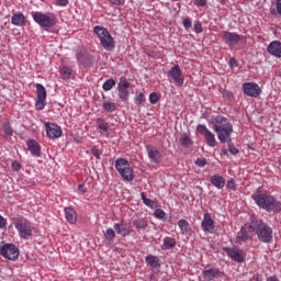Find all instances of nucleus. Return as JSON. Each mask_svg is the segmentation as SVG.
<instances>
[{"instance_id":"1","label":"nucleus","mask_w":281,"mask_h":281,"mask_svg":"<svg viewBox=\"0 0 281 281\" xmlns=\"http://www.w3.org/2000/svg\"><path fill=\"white\" fill-rule=\"evenodd\" d=\"M212 128L217 134V139L222 144H232V133H234V125L229 122V119L217 115L212 122Z\"/></svg>"},{"instance_id":"2","label":"nucleus","mask_w":281,"mask_h":281,"mask_svg":"<svg viewBox=\"0 0 281 281\" xmlns=\"http://www.w3.org/2000/svg\"><path fill=\"white\" fill-rule=\"evenodd\" d=\"M248 232H255L259 243L271 245L273 243V228L261 220L252 218L248 223Z\"/></svg>"},{"instance_id":"3","label":"nucleus","mask_w":281,"mask_h":281,"mask_svg":"<svg viewBox=\"0 0 281 281\" xmlns=\"http://www.w3.org/2000/svg\"><path fill=\"white\" fill-rule=\"evenodd\" d=\"M251 199L255 200V203L261 207V210H266V212H272L273 214H280L281 212V202L271 195L254 193Z\"/></svg>"},{"instance_id":"4","label":"nucleus","mask_w":281,"mask_h":281,"mask_svg":"<svg viewBox=\"0 0 281 281\" xmlns=\"http://www.w3.org/2000/svg\"><path fill=\"white\" fill-rule=\"evenodd\" d=\"M93 32L106 52H113L115 49V41L106 27L97 25L93 27Z\"/></svg>"},{"instance_id":"5","label":"nucleus","mask_w":281,"mask_h":281,"mask_svg":"<svg viewBox=\"0 0 281 281\" xmlns=\"http://www.w3.org/2000/svg\"><path fill=\"white\" fill-rule=\"evenodd\" d=\"M33 21L41 27H54L58 20L54 13L33 12Z\"/></svg>"},{"instance_id":"6","label":"nucleus","mask_w":281,"mask_h":281,"mask_svg":"<svg viewBox=\"0 0 281 281\" xmlns=\"http://www.w3.org/2000/svg\"><path fill=\"white\" fill-rule=\"evenodd\" d=\"M115 168L124 181L131 182L133 179H135V176L133 175V168H131V164L128 160H126V158H117L115 160Z\"/></svg>"},{"instance_id":"7","label":"nucleus","mask_w":281,"mask_h":281,"mask_svg":"<svg viewBox=\"0 0 281 281\" xmlns=\"http://www.w3.org/2000/svg\"><path fill=\"white\" fill-rule=\"evenodd\" d=\"M19 248L14 244L0 245V256L7 258V260H18L19 259Z\"/></svg>"},{"instance_id":"8","label":"nucleus","mask_w":281,"mask_h":281,"mask_svg":"<svg viewBox=\"0 0 281 281\" xmlns=\"http://www.w3.org/2000/svg\"><path fill=\"white\" fill-rule=\"evenodd\" d=\"M15 229H18L21 238H30L32 236V224L26 218L20 217L15 221Z\"/></svg>"},{"instance_id":"9","label":"nucleus","mask_w":281,"mask_h":281,"mask_svg":"<svg viewBox=\"0 0 281 281\" xmlns=\"http://www.w3.org/2000/svg\"><path fill=\"white\" fill-rule=\"evenodd\" d=\"M36 93L37 99L35 102V106L37 111H43V109H45V105L47 104V90H45V86L42 83H36Z\"/></svg>"},{"instance_id":"10","label":"nucleus","mask_w":281,"mask_h":281,"mask_svg":"<svg viewBox=\"0 0 281 281\" xmlns=\"http://www.w3.org/2000/svg\"><path fill=\"white\" fill-rule=\"evenodd\" d=\"M131 89V82L126 80V78L121 77L117 91H119V98L122 102H128V97L131 95V92L128 91Z\"/></svg>"},{"instance_id":"11","label":"nucleus","mask_w":281,"mask_h":281,"mask_svg":"<svg viewBox=\"0 0 281 281\" xmlns=\"http://www.w3.org/2000/svg\"><path fill=\"white\" fill-rule=\"evenodd\" d=\"M196 131L198 133H200V135H204V139L206 140V144L212 148H214L218 144L216 142V136H214V134L210 130H207L205 125L203 124L198 125Z\"/></svg>"},{"instance_id":"12","label":"nucleus","mask_w":281,"mask_h":281,"mask_svg":"<svg viewBox=\"0 0 281 281\" xmlns=\"http://www.w3.org/2000/svg\"><path fill=\"white\" fill-rule=\"evenodd\" d=\"M243 91L245 95H248V98H258L260 93H262L260 86L254 82H245L243 85Z\"/></svg>"},{"instance_id":"13","label":"nucleus","mask_w":281,"mask_h":281,"mask_svg":"<svg viewBox=\"0 0 281 281\" xmlns=\"http://www.w3.org/2000/svg\"><path fill=\"white\" fill-rule=\"evenodd\" d=\"M224 251L227 254L228 258L233 259L234 262H245V251L236 247H225Z\"/></svg>"},{"instance_id":"14","label":"nucleus","mask_w":281,"mask_h":281,"mask_svg":"<svg viewBox=\"0 0 281 281\" xmlns=\"http://www.w3.org/2000/svg\"><path fill=\"white\" fill-rule=\"evenodd\" d=\"M168 76L172 78L173 82L179 87H183V77L181 76V67L179 65L173 66L169 71Z\"/></svg>"},{"instance_id":"15","label":"nucleus","mask_w":281,"mask_h":281,"mask_svg":"<svg viewBox=\"0 0 281 281\" xmlns=\"http://www.w3.org/2000/svg\"><path fill=\"white\" fill-rule=\"evenodd\" d=\"M201 227L203 232H207L209 234H214L216 232V228H214V220H212L210 213L204 214Z\"/></svg>"},{"instance_id":"16","label":"nucleus","mask_w":281,"mask_h":281,"mask_svg":"<svg viewBox=\"0 0 281 281\" xmlns=\"http://www.w3.org/2000/svg\"><path fill=\"white\" fill-rule=\"evenodd\" d=\"M46 135L49 139H58L63 136V130L56 124H46Z\"/></svg>"},{"instance_id":"17","label":"nucleus","mask_w":281,"mask_h":281,"mask_svg":"<svg viewBox=\"0 0 281 281\" xmlns=\"http://www.w3.org/2000/svg\"><path fill=\"white\" fill-rule=\"evenodd\" d=\"M202 276L207 281L218 280V278H223V271L218 270V268L205 269L202 271Z\"/></svg>"},{"instance_id":"18","label":"nucleus","mask_w":281,"mask_h":281,"mask_svg":"<svg viewBox=\"0 0 281 281\" xmlns=\"http://www.w3.org/2000/svg\"><path fill=\"white\" fill-rule=\"evenodd\" d=\"M222 38L226 45H238L240 43V35L227 31L222 33Z\"/></svg>"},{"instance_id":"19","label":"nucleus","mask_w":281,"mask_h":281,"mask_svg":"<svg viewBox=\"0 0 281 281\" xmlns=\"http://www.w3.org/2000/svg\"><path fill=\"white\" fill-rule=\"evenodd\" d=\"M146 150L153 164H161V153L157 150V147L153 145H147Z\"/></svg>"},{"instance_id":"20","label":"nucleus","mask_w":281,"mask_h":281,"mask_svg":"<svg viewBox=\"0 0 281 281\" xmlns=\"http://www.w3.org/2000/svg\"><path fill=\"white\" fill-rule=\"evenodd\" d=\"M267 52L270 53L271 56H276V58H281V42H271L267 47Z\"/></svg>"},{"instance_id":"21","label":"nucleus","mask_w":281,"mask_h":281,"mask_svg":"<svg viewBox=\"0 0 281 281\" xmlns=\"http://www.w3.org/2000/svg\"><path fill=\"white\" fill-rule=\"evenodd\" d=\"M114 229L120 236H131V233L133 232V229H131L128 225L124 223L114 224Z\"/></svg>"},{"instance_id":"22","label":"nucleus","mask_w":281,"mask_h":281,"mask_svg":"<svg viewBox=\"0 0 281 281\" xmlns=\"http://www.w3.org/2000/svg\"><path fill=\"white\" fill-rule=\"evenodd\" d=\"M27 148L33 157H41V145L36 140H27Z\"/></svg>"},{"instance_id":"23","label":"nucleus","mask_w":281,"mask_h":281,"mask_svg":"<svg viewBox=\"0 0 281 281\" xmlns=\"http://www.w3.org/2000/svg\"><path fill=\"white\" fill-rule=\"evenodd\" d=\"M64 212H65L66 221L71 225H76L78 221V216L76 215V210H74V207H65Z\"/></svg>"},{"instance_id":"24","label":"nucleus","mask_w":281,"mask_h":281,"mask_svg":"<svg viewBox=\"0 0 281 281\" xmlns=\"http://www.w3.org/2000/svg\"><path fill=\"white\" fill-rule=\"evenodd\" d=\"M211 183L214 188H217V190H223V188H225V178H223V176L214 175L211 177Z\"/></svg>"},{"instance_id":"25","label":"nucleus","mask_w":281,"mask_h":281,"mask_svg":"<svg viewBox=\"0 0 281 281\" xmlns=\"http://www.w3.org/2000/svg\"><path fill=\"white\" fill-rule=\"evenodd\" d=\"M11 23L13 25H18L19 27H23V25H25V15H23V13H14L12 19H11Z\"/></svg>"},{"instance_id":"26","label":"nucleus","mask_w":281,"mask_h":281,"mask_svg":"<svg viewBox=\"0 0 281 281\" xmlns=\"http://www.w3.org/2000/svg\"><path fill=\"white\" fill-rule=\"evenodd\" d=\"M178 227L181 229V234L188 236L190 232H192V227H190V223L186 220H179Z\"/></svg>"},{"instance_id":"27","label":"nucleus","mask_w":281,"mask_h":281,"mask_svg":"<svg viewBox=\"0 0 281 281\" xmlns=\"http://www.w3.org/2000/svg\"><path fill=\"white\" fill-rule=\"evenodd\" d=\"M145 260H146L147 265H149V267H151V269H157L158 267H160L159 257H157V256L148 255L145 257Z\"/></svg>"},{"instance_id":"28","label":"nucleus","mask_w":281,"mask_h":281,"mask_svg":"<svg viewBox=\"0 0 281 281\" xmlns=\"http://www.w3.org/2000/svg\"><path fill=\"white\" fill-rule=\"evenodd\" d=\"M248 227H249V223L243 226L240 228V232L237 234V238L238 240H241V243H246V240L249 239V235L247 234V229H249Z\"/></svg>"},{"instance_id":"29","label":"nucleus","mask_w":281,"mask_h":281,"mask_svg":"<svg viewBox=\"0 0 281 281\" xmlns=\"http://www.w3.org/2000/svg\"><path fill=\"white\" fill-rule=\"evenodd\" d=\"M104 238H105V243H108V245H113V243L115 240V231H113V228H108L104 232Z\"/></svg>"},{"instance_id":"30","label":"nucleus","mask_w":281,"mask_h":281,"mask_svg":"<svg viewBox=\"0 0 281 281\" xmlns=\"http://www.w3.org/2000/svg\"><path fill=\"white\" fill-rule=\"evenodd\" d=\"M103 109L106 113H113V111H117V104L115 102L104 101Z\"/></svg>"},{"instance_id":"31","label":"nucleus","mask_w":281,"mask_h":281,"mask_svg":"<svg viewBox=\"0 0 281 281\" xmlns=\"http://www.w3.org/2000/svg\"><path fill=\"white\" fill-rule=\"evenodd\" d=\"M133 225L136 229H146L148 227V222L144 218H137L133 221Z\"/></svg>"},{"instance_id":"32","label":"nucleus","mask_w":281,"mask_h":281,"mask_svg":"<svg viewBox=\"0 0 281 281\" xmlns=\"http://www.w3.org/2000/svg\"><path fill=\"white\" fill-rule=\"evenodd\" d=\"M180 144L183 148H190L192 146L193 142L192 138L188 134H183L180 138Z\"/></svg>"},{"instance_id":"33","label":"nucleus","mask_w":281,"mask_h":281,"mask_svg":"<svg viewBox=\"0 0 281 281\" xmlns=\"http://www.w3.org/2000/svg\"><path fill=\"white\" fill-rule=\"evenodd\" d=\"M177 245V240L172 237H166L164 239L162 249H172Z\"/></svg>"},{"instance_id":"34","label":"nucleus","mask_w":281,"mask_h":281,"mask_svg":"<svg viewBox=\"0 0 281 281\" xmlns=\"http://www.w3.org/2000/svg\"><path fill=\"white\" fill-rule=\"evenodd\" d=\"M60 76L64 78V80H69V78H71V68L64 66L60 69Z\"/></svg>"},{"instance_id":"35","label":"nucleus","mask_w":281,"mask_h":281,"mask_svg":"<svg viewBox=\"0 0 281 281\" xmlns=\"http://www.w3.org/2000/svg\"><path fill=\"white\" fill-rule=\"evenodd\" d=\"M115 87V80L113 78L105 80L102 86L103 91H111Z\"/></svg>"},{"instance_id":"36","label":"nucleus","mask_w":281,"mask_h":281,"mask_svg":"<svg viewBox=\"0 0 281 281\" xmlns=\"http://www.w3.org/2000/svg\"><path fill=\"white\" fill-rule=\"evenodd\" d=\"M97 124L98 127L103 131V133H108L109 132V123L104 122L103 119H97Z\"/></svg>"},{"instance_id":"37","label":"nucleus","mask_w":281,"mask_h":281,"mask_svg":"<svg viewBox=\"0 0 281 281\" xmlns=\"http://www.w3.org/2000/svg\"><path fill=\"white\" fill-rule=\"evenodd\" d=\"M140 196H142L143 203H145V205H147V207H155V201L148 199L146 196V193H140Z\"/></svg>"},{"instance_id":"38","label":"nucleus","mask_w":281,"mask_h":281,"mask_svg":"<svg viewBox=\"0 0 281 281\" xmlns=\"http://www.w3.org/2000/svg\"><path fill=\"white\" fill-rule=\"evenodd\" d=\"M194 164L195 166H199V168H205V166H207V160L205 158H196Z\"/></svg>"},{"instance_id":"39","label":"nucleus","mask_w":281,"mask_h":281,"mask_svg":"<svg viewBox=\"0 0 281 281\" xmlns=\"http://www.w3.org/2000/svg\"><path fill=\"white\" fill-rule=\"evenodd\" d=\"M158 101H159V95L156 92H151L149 94L150 104H157Z\"/></svg>"},{"instance_id":"40","label":"nucleus","mask_w":281,"mask_h":281,"mask_svg":"<svg viewBox=\"0 0 281 281\" xmlns=\"http://www.w3.org/2000/svg\"><path fill=\"white\" fill-rule=\"evenodd\" d=\"M154 215L156 216V218H166V212H164V210L161 209L155 210Z\"/></svg>"},{"instance_id":"41","label":"nucleus","mask_w":281,"mask_h":281,"mask_svg":"<svg viewBox=\"0 0 281 281\" xmlns=\"http://www.w3.org/2000/svg\"><path fill=\"white\" fill-rule=\"evenodd\" d=\"M193 27H194V32L196 34H201V32H203V26L201 25V22H199V21H194Z\"/></svg>"},{"instance_id":"42","label":"nucleus","mask_w":281,"mask_h":281,"mask_svg":"<svg viewBox=\"0 0 281 281\" xmlns=\"http://www.w3.org/2000/svg\"><path fill=\"white\" fill-rule=\"evenodd\" d=\"M143 102H146V97L140 92L135 99V104H142Z\"/></svg>"},{"instance_id":"43","label":"nucleus","mask_w":281,"mask_h":281,"mask_svg":"<svg viewBox=\"0 0 281 281\" xmlns=\"http://www.w3.org/2000/svg\"><path fill=\"white\" fill-rule=\"evenodd\" d=\"M227 145H228V150H229L231 155H238L239 150H238V148H236L234 146V144H232V142Z\"/></svg>"},{"instance_id":"44","label":"nucleus","mask_w":281,"mask_h":281,"mask_svg":"<svg viewBox=\"0 0 281 281\" xmlns=\"http://www.w3.org/2000/svg\"><path fill=\"white\" fill-rule=\"evenodd\" d=\"M11 167H12V170H14L15 172H19V170H21V162L19 160H14Z\"/></svg>"},{"instance_id":"45","label":"nucleus","mask_w":281,"mask_h":281,"mask_svg":"<svg viewBox=\"0 0 281 281\" xmlns=\"http://www.w3.org/2000/svg\"><path fill=\"white\" fill-rule=\"evenodd\" d=\"M4 133L5 135H12L14 133L10 123L4 124Z\"/></svg>"},{"instance_id":"46","label":"nucleus","mask_w":281,"mask_h":281,"mask_svg":"<svg viewBox=\"0 0 281 281\" xmlns=\"http://www.w3.org/2000/svg\"><path fill=\"white\" fill-rule=\"evenodd\" d=\"M223 98H225L226 100H232V98H234V93H232L229 90H224Z\"/></svg>"},{"instance_id":"47","label":"nucleus","mask_w":281,"mask_h":281,"mask_svg":"<svg viewBox=\"0 0 281 281\" xmlns=\"http://www.w3.org/2000/svg\"><path fill=\"white\" fill-rule=\"evenodd\" d=\"M228 190H236V182L234 180H228L226 183Z\"/></svg>"},{"instance_id":"48","label":"nucleus","mask_w":281,"mask_h":281,"mask_svg":"<svg viewBox=\"0 0 281 281\" xmlns=\"http://www.w3.org/2000/svg\"><path fill=\"white\" fill-rule=\"evenodd\" d=\"M92 155L97 158L100 159V149H98V146L92 147Z\"/></svg>"},{"instance_id":"49","label":"nucleus","mask_w":281,"mask_h":281,"mask_svg":"<svg viewBox=\"0 0 281 281\" xmlns=\"http://www.w3.org/2000/svg\"><path fill=\"white\" fill-rule=\"evenodd\" d=\"M229 67H231V69H234L235 67H238V60H236V58H231L229 59Z\"/></svg>"},{"instance_id":"50","label":"nucleus","mask_w":281,"mask_h":281,"mask_svg":"<svg viewBox=\"0 0 281 281\" xmlns=\"http://www.w3.org/2000/svg\"><path fill=\"white\" fill-rule=\"evenodd\" d=\"M183 25L187 30H189V27H192V20H190L189 18L184 19Z\"/></svg>"},{"instance_id":"51","label":"nucleus","mask_w":281,"mask_h":281,"mask_svg":"<svg viewBox=\"0 0 281 281\" xmlns=\"http://www.w3.org/2000/svg\"><path fill=\"white\" fill-rule=\"evenodd\" d=\"M113 5H124L125 0H108Z\"/></svg>"},{"instance_id":"52","label":"nucleus","mask_w":281,"mask_h":281,"mask_svg":"<svg viewBox=\"0 0 281 281\" xmlns=\"http://www.w3.org/2000/svg\"><path fill=\"white\" fill-rule=\"evenodd\" d=\"M68 3L69 0H57V5H60L61 8H65Z\"/></svg>"},{"instance_id":"53","label":"nucleus","mask_w":281,"mask_h":281,"mask_svg":"<svg viewBox=\"0 0 281 281\" xmlns=\"http://www.w3.org/2000/svg\"><path fill=\"white\" fill-rule=\"evenodd\" d=\"M7 223L5 218L0 215V229L5 228Z\"/></svg>"},{"instance_id":"54","label":"nucleus","mask_w":281,"mask_h":281,"mask_svg":"<svg viewBox=\"0 0 281 281\" xmlns=\"http://www.w3.org/2000/svg\"><path fill=\"white\" fill-rule=\"evenodd\" d=\"M78 190L81 194H86L87 193V187H85V184H79L78 186Z\"/></svg>"},{"instance_id":"55","label":"nucleus","mask_w":281,"mask_h":281,"mask_svg":"<svg viewBox=\"0 0 281 281\" xmlns=\"http://www.w3.org/2000/svg\"><path fill=\"white\" fill-rule=\"evenodd\" d=\"M198 5H200V8H203L205 5H207V0H195Z\"/></svg>"},{"instance_id":"56","label":"nucleus","mask_w":281,"mask_h":281,"mask_svg":"<svg viewBox=\"0 0 281 281\" xmlns=\"http://www.w3.org/2000/svg\"><path fill=\"white\" fill-rule=\"evenodd\" d=\"M277 12L281 16V0H276Z\"/></svg>"},{"instance_id":"57","label":"nucleus","mask_w":281,"mask_h":281,"mask_svg":"<svg viewBox=\"0 0 281 281\" xmlns=\"http://www.w3.org/2000/svg\"><path fill=\"white\" fill-rule=\"evenodd\" d=\"M268 281H280V280L278 279V277H269Z\"/></svg>"},{"instance_id":"58","label":"nucleus","mask_w":281,"mask_h":281,"mask_svg":"<svg viewBox=\"0 0 281 281\" xmlns=\"http://www.w3.org/2000/svg\"><path fill=\"white\" fill-rule=\"evenodd\" d=\"M223 155H227V148H222Z\"/></svg>"},{"instance_id":"59","label":"nucleus","mask_w":281,"mask_h":281,"mask_svg":"<svg viewBox=\"0 0 281 281\" xmlns=\"http://www.w3.org/2000/svg\"><path fill=\"white\" fill-rule=\"evenodd\" d=\"M220 3H225V0H220Z\"/></svg>"}]
</instances>
